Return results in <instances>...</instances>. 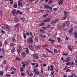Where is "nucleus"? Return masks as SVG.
Segmentation results:
<instances>
[{
    "label": "nucleus",
    "instance_id": "nucleus-1",
    "mask_svg": "<svg viewBox=\"0 0 77 77\" xmlns=\"http://www.w3.org/2000/svg\"><path fill=\"white\" fill-rule=\"evenodd\" d=\"M33 72L36 75H39V71L38 70H37L36 69L34 68L33 69Z\"/></svg>",
    "mask_w": 77,
    "mask_h": 77
},
{
    "label": "nucleus",
    "instance_id": "nucleus-2",
    "mask_svg": "<svg viewBox=\"0 0 77 77\" xmlns=\"http://www.w3.org/2000/svg\"><path fill=\"white\" fill-rule=\"evenodd\" d=\"M44 7L45 8V9H49L51 11L52 10V7H51L50 6L48 5H44Z\"/></svg>",
    "mask_w": 77,
    "mask_h": 77
},
{
    "label": "nucleus",
    "instance_id": "nucleus-3",
    "mask_svg": "<svg viewBox=\"0 0 77 77\" xmlns=\"http://www.w3.org/2000/svg\"><path fill=\"white\" fill-rule=\"evenodd\" d=\"M59 21V19H57L52 20L51 22V24H54V23H57V22H58Z\"/></svg>",
    "mask_w": 77,
    "mask_h": 77
},
{
    "label": "nucleus",
    "instance_id": "nucleus-4",
    "mask_svg": "<svg viewBox=\"0 0 77 77\" xmlns=\"http://www.w3.org/2000/svg\"><path fill=\"white\" fill-rule=\"evenodd\" d=\"M27 42H28L29 43H33V40L32 38H28L27 39Z\"/></svg>",
    "mask_w": 77,
    "mask_h": 77
},
{
    "label": "nucleus",
    "instance_id": "nucleus-5",
    "mask_svg": "<svg viewBox=\"0 0 77 77\" xmlns=\"http://www.w3.org/2000/svg\"><path fill=\"white\" fill-rule=\"evenodd\" d=\"M39 36L43 39H45L46 38V35H43L42 33L40 34Z\"/></svg>",
    "mask_w": 77,
    "mask_h": 77
},
{
    "label": "nucleus",
    "instance_id": "nucleus-6",
    "mask_svg": "<svg viewBox=\"0 0 77 77\" xmlns=\"http://www.w3.org/2000/svg\"><path fill=\"white\" fill-rule=\"evenodd\" d=\"M71 60V58L70 57H68L64 60V62H69Z\"/></svg>",
    "mask_w": 77,
    "mask_h": 77
},
{
    "label": "nucleus",
    "instance_id": "nucleus-7",
    "mask_svg": "<svg viewBox=\"0 0 77 77\" xmlns=\"http://www.w3.org/2000/svg\"><path fill=\"white\" fill-rule=\"evenodd\" d=\"M50 21L49 18H48L43 21L44 23H49Z\"/></svg>",
    "mask_w": 77,
    "mask_h": 77
},
{
    "label": "nucleus",
    "instance_id": "nucleus-8",
    "mask_svg": "<svg viewBox=\"0 0 77 77\" xmlns=\"http://www.w3.org/2000/svg\"><path fill=\"white\" fill-rule=\"evenodd\" d=\"M16 47L15 46L13 47L11 50V53H13L15 52V49Z\"/></svg>",
    "mask_w": 77,
    "mask_h": 77
},
{
    "label": "nucleus",
    "instance_id": "nucleus-9",
    "mask_svg": "<svg viewBox=\"0 0 77 77\" xmlns=\"http://www.w3.org/2000/svg\"><path fill=\"white\" fill-rule=\"evenodd\" d=\"M18 6H21V8H22V7H23V5L22 4V3L21 2H20L19 1L18 2Z\"/></svg>",
    "mask_w": 77,
    "mask_h": 77
},
{
    "label": "nucleus",
    "instance_id": "nucleus-10",
    "mask_svg": "<svg viewBox=\"0 0 77 77\" xmlns=\"http://www.w3.org/2000/svg\"><path fill=\"white\" fill-rule=\"evenodd\" d=\"M29 49L32 51L34 49V48L33 47V46L31 45H29Z\"/></svg>",
    "mask_w": 77,
    "mask_h": 77
},
{
    "label": "nucleus",
    "instance_id": "nucleus-11",
    "mask_svg": "<svg viewBox=\"0 0 77 77\" xmlns=\"http://www.w3.org/2000/svg\"><path fill=\"white\" fill-rule=\"evenodd\" d=\"M19 20H21V21H22L23 22H24V21H25V18L20 17L19 18Z\"/></svg>",
    "mask_w": 77,
    "mask_h": 77
},
{
    "label": "nucleus",
    "instance_id": "nucleus-12",
    "mask_svg": "<svg viewBox=\"0 0 77 77\" xmlns=\"http://www.w3.org/2000/svg\"><path fill=\"white\" fill-rule=\"evenodd\" d=\"M34 57L36 59H38L39 58V56H38V55L37 54H35L34 55Z\"/></svg>",
    "mask_w": 77,
    "mask_h": 77
},
{
    "label": "nucleus",
    "instance_id": "nucleus-13",
    "mask_svg": "<svg viewBox=\"0 0 77 77\" xmlns=\"http://www.w3.org/2000/svg\"><path fill=\"white\" fill-rule=\"evenodd\" d=\"M74 34L75 36V38H76V39L77 38V32L76 31H75L74 32Z\"/></svg>",
    "mask_w": 77,
    "mask_h": 77
},
{
    "label": "nucleus",
    "instance_id": "nucleus-14",
    "mask_svg": "<svg viewBox=\"0 0 77 77\" xmlns=\"http://www.w3.org/2000/svg\"><path fill=\"white\" fill-rule=\"evenodd\" d=\"M63 2V0H60L58 2V3L60 5H62Z\"/></svg>",
    "mask_w": 77,
    "mask_h": 77
},
{
    "label": "nucleus",
    "instance_id": "nucleus-15",
    "mask_svg": "<svg viewBox=\"0 0 77 77\" xmlns=\"http://www.w3.org/2000/svg\"><path fill=\"white\" fill-rule=\"evenodd\" d=\"M70 64L72 66H73L74 65V64H75V63H74V62L72 61L70 62Z\"/></svg>",
    "mask_w": 77,
    "mask_h": 77
},
{
    "label": "nucleus",
    "instance_id": "nucleus-16",
    "mask_svg": "<svg viewBox=\"0 0 77 77\" xmlns=\"http://www.w3.org/2000/svg\"><path fill=\"white\" fill-rule=\"evenodd\" d=\"M11 13L12 14H16L17 15V11L15 10L11 11Z\"/></svg>",
    "mask_w": 77,
    "mask_h": 77
},
{
    "label": "nucleus",
    "instance_id": "nucleus-17",
    "mask_svg": "<svg viewBox=\"0 0 77 77\" xmlns=\"http://www.w3.org/2000/svg\"><path fill=\"white\" fill-rule=\"evenodd\" d=\"M66 24L67 26H69V22L68 21H66L65 23Z\"/></svg>",
    "mask_w": 77,
    "mask_h": 77
},
{
    "label": "nucleus",
    "instance_id": "nucleus-18",
    "mask_svg": "<svg viewBox=\"0 0 77 77\" xmlns=\"http://www.w3.org/2000/svg\"><path fill=\"white\" fill-rule=\"evenodd\" d=\"M45 49L47 50V51H48V52H49V53H51V54L53 53V52L51 51H50V50H49L47 48H46Z\"/></svg>",
    "mask_w": 77,
    "mask_h": 77
},
{
    "label": "nucleus",
    "instance_id": "nucleus-19",
    "mask_svg": "<svg viewBox=\"0 0 77 77\" xmlns=\"http://www.w3.org/2000/svg\"><path fill=\"white\" fill-rule=\"evenodd\" d=\"M40 32H42V33L43 34H44V33H45V32L44 30L43 29H40Z\"/></svg>",
    "mask_w": 77,
    "mask_h": 77
},
{
    "label": "nucleus",
    "instance_id": "nucleus-20",
    "mask_svg": "<svg viewBox=\"0 0 77 77\" xmlns=\"http://www.w3.org/2000/svg\"><path fill=\"white\" fill-rule=\"evenodd\" d=\"M35 41H36V42H37L39 41V40L38 39V38L37 37L35 36Z\"/></svg>",
    "mask_w": 77,
    "mask_h": 77
},
{
    "label": "nucleus",
    "instance_id": "nucleus-21",
    "mask_svg": "<svg viewBox=\"0 0 77 77\" xmlns=\"http://www.w3.org/2000/svg\"><path fill=\"white\" fill-rule=\"evenodd\" d=\"M49 41H50L51 42H55V40H52L51 39H49L48 40Z\"/></svg>",
    "mask_w": 77,
    "mask_h": 77
},
{
    "label": "nucleus",
    "instance_id": "nucleus-22",
    "mask_svg": "<svg viewBox=\"0 0 77 77\" xmlns=\"http://www.w3.org/2000/svg\"><path fill=\"white\" fill-rule=\"evenodd\" d=\"M35 48H38V49H40V48H41V45H38V46H35Z\"/></svg>",
    "mask_w": 77,
    "mask_h": 77
},
{
    "label": "nucleus",
    "instance_id": "nucleus-23",
    "mask_svg": "<svg viewBox=\"0 0 77 77\" xmlns=\"http://www.w3.org/2000/svg\"><path fill=\"white\" fill-rule=\"evenodd\" d=\"M14 7L15 8H16L17 7V3H14Z\"/></svg>",
    "mask_w": 77,
    "mask_h": 77
},
{
    "label": "nucleus",
    "instance_id": "nucleus-24",
    "mask_svg": "<svg viewBox=\"0 0 77 77\" xmlns=\"http://www.w3.org/2000/svg\"><path fill=\"white\" fill-rule=\"evenodd\" d=\"M6 30H11V29L9 28V26H6Z\"/></svg>",
    "mask_w": 77,
    "mask_h": 77
},
{
    "label": "nucleus",
    "instance_id": "nucleus-25",
    "mask_svg": "<svg viewBox=\"0 0 77 77\" xmlns=\"http://www.w3.org/2000/svg\"><path fill=\"white\" fill-rule=\"evenodd\" d=\"M26 51L27 54H29V49H28V48H27L26 49Z\"/></svg>",
    "mask_w": 77,
    "mask_h": 77
},
{
    "label": "nucleus",
    "instance_id": "nucleus-26",
    "mask_svg": "<svg viewBox=\"0 0 77 77\" xmlns=\"http://www.w3.org/2000/svg\"><path fill=\"white\" fill-rule=\"evenodd\" d=\"M48 15H49V14L46 13V14H45L43 16V17H47V16H48Z\"/></svg>",
    "mask_w": 77,
    "mask_h": 77
},
{
    "label": "nucleus",
    "instance_id": "nucleus-27",
    "mask_svg": "<svg viewBox=\"0 0 77 77\" xmlns=\"http://www.w3.org/2000/svg\"><path fill=\"white\" fill-rule=\"evenodd\" d=\"M3 75V71H0V75L2 76Z\"/></svg>",
    "mask_w": 77,
    "mask_h": 77
},
{
    "label": "nucleus",
    "instance_id": "nucleus-28",
    "mask_svg": "<svg viewBox=\"0 0 77 77\" xmlns=\"http://www.w3.org/2000/svg\"><path fill=\"white\" fill-rule=\"evenodd\" d=\"M22 54L24 57H25V56H26V53L24 52H23L22 53Z\"/></svg>",
    "mask_w": 77,
    "mask_h": 77
},
{
    "label": "nucleus",
    "instance_id": "nucleus-29",
    "mask_svg": "<svg viewBox=\"0 0 77 77\" xmlns=\"http://www.w3.org/2000/svg\"><path fill=\"white\" fill-rule=\"evenodd\" d=\"M57 39L58 40V42L59 43L60 42V38L59 37H58L57 38Z\"/></svg>",
    "mask_w": 77,
    "mask_h": 77
},
{
    "label": "nucleus",
    "instance_id": "nucleus-30",
    "mask_svg": "<svg viewBox=\"0 0 77 77\" xmlns=\"http://www.w3.org/2000/svg\"><path fill=\"white\" fill-rule=\"evenodd\" d=\"M68 48L69 49V50H70V51H72V49L71 48H70V46H68Z\"/></svg>",
    "mask_w": 77,
    "mask_h": 77
},
{
    "label": "nucleus",
    "instance_id": "nucleus-31",
    "mask_svg": "<svg viewBox=\"0 0 77 77\" xmlns=\"http://www.w3.org/2000/svg\"><path fill=\"white\" fill-rule=\"evenodd\" d=\"M20 69L21 72H23V71H24V70L23 69V67H21V68H20Z\"/></svg>",
    "mask_w": 77,
    "mask_h": 77
},
{
    "label": "nucleus",
    "instance_id": "nucleus-32",
    "mask_svg": "<svg viewBox=\"0 0 77 77\" xmlns=\"http://www.w3.org/2000/svg\"><path fill=\"white\" fill-rule=\"evenodd\" d=\"M50 71H53V66H52L51 67V69H50Z\"/></svg>",
    "mask_w": 77,
    "mask_h": 77
},
{
    "label": "nucleus",
    "instance_id": "nucleus-33",
    "mask_svg": "<svg viewBox=\"0 0 77 77\" xmlns=\"http://www.w3.org/2000/svg\"><path fill=\"white\" fill-rule=\"evenodd\" d=\"M39 66V64L38 63H37L36 65L35 66V68H38Z\"/></svg>",
    "mask_w": 77,
    "mask_h": 77
},
{
    "label": "nucleus",
    "instance_id": "nucleus-34",
    "mask_svg": "<svg viewBox=\"0 0 77 77\" xmlns=\"http://www.w3.org/2000/svg\"><path fill=\"white\" fill-rule=\"evenodd\" d=\"M69 34H70V35H73V33L72 32L69 31Z\"/></svg>",
    "mask_w": 77,
    "mask_h": 77
},
{
    "label": "nucleus",
    "instance_id": "nucleus-35",
    "mask_svg": "<svg viewBox=\"0 0 77 77\" xmlns=\"http://www.w3.org/2000/svg\"><path fill=\"white\" fill-rule=\"evenodd\" d=\"M63 13L64 15H67V14H68V12H66V11H65Z\"/></svg>",
    "mask_w": 77,
    "mask_h": 77
},
{
    "label": "nucleus",
    "instance_id": "nucleus-36",
    "mask_svg": "<svg viewBox=\"0 0 77 77\" xmlns=\"http://www.w3.org/2000/svg\"><path fill=\"white\" fill-rule=\"evenodd\" d=\"M21 50H20V49H19L17 50V53H20L21 52Z\"/></svg>",
    "mask_w": 77,
    "mask_h": 77
},
{
    "label": "nucleus",
    "instance_id": "nucleus-37",
    "mask_svg": "<svg viewBox=\"0 0 77 77\" xmlns=\"http://www.w3.org/2000/svg\"><path fill=\"white\" fill-rule=\"evenodd\" d=\"M54 52L55 53H57V50L56 49H55L54 50Z\"/></svg>",
    "mask_w": 77,
    "mask_h": 77
},
{
    "label": "nucleus",
    "instance_id": "nucleus-38",
    "mask_svg": "<svg viewBox=\"0 0 77 77\" xmlns=\"http://www.w3.org/2000/svg\"><path fill=\"white\" fill-rule=\"evenodd\" d=\"M14 43H10V46H11V47H12L14 46Z\"/></svg>",
    "mask_w": 77,
    "mask_h": 77
},
{
    "label": "nucleus",
    "instance_id": "nucleus-39",
    "mask_svg": "<svg viewBox=\"0 0 77 77\" xmlns=\"http://www.w3.org/2000/svg\"><path fill=\"white\" fill-rule=\"evenodd\" d=\"M70 63L69 62H67V63L66 64V66H68V65H70Z\"/></svg>",
    "mask_w": 77,
    "mask_h": 77
},
{
    "label": "nucleus",
    "instance_id": "nucleus-40",
    "mask_svg": "<svg viewBox=\"0 0 77 77\" xmlns=\"http://www.w3.org/2000/svg\"><path fill=\"white\" fill-rule=\"evenodd\" d=\"M40 73H41L42 74H43V73H44V71H43V69H41Z\"/></svg>",
    "mask_w": 77,
    "mask_h": 77
},
{
    "label": "nucleus",
    "instance_id": "nucleus-41",
    "mask_svg": "<svg viewBox=\"0 0 77 77\" xmlns=\"http://www.w3.org/2000/svg\"><path fill=\"white\" fill-rule=\"evenodd\" d=\"M63 20H65L66 18H67V17H66V15H65L63 17Z\"/></svg>",
    "mask_w": 77,
    "mask_h": 77
},
{
    "label": "nucleus",
    "instance_id": "nucleus-42",
    "mask_svg": "<svg viewBox=\"0 0 77 77\" xmlns=\"http://www.w3.org/2000/svg\"><path fill=\"white\" fill-rule=\"evenodd\" d=\"M26 33L27 36H29L30 35V34L28 32H26Z\"/></svg>",
    "mask_w": 77,
    "mask_h": 77
},
{
    "label": "nucleus",
    "instance_id": "nucleus-43",
    "mask_svg": "<svg viewBox=\"0 0 77 77\" xmlns=\"http://www.w3.org/2000/svg\"><path fill=\"white\" fill-rule=\"evenodd\" d=\"M45 25V23H43L41 24H39V26H44Z\"/></svg>",
    "mask_w": 77,
    "mask_h": 77
},
{
    "label": "nucleus",
    "instance_id": "nucleus-44",
    "mask_svg": "<svg viewBox=\"0 0 77 77\" xmlns=\"http://www.w3.org/2000/svg\"><path fill=\"white\" fill-rule=\"evenodd\" d=\"M1 33H2V34H5V32L3 30H1Z\"/></svg>",
    "mask_w": 77,
    "mask_h": 77
},
{
    "label": "nucleus",
    "instance_id": "nucleus-45",
    "mask_svg": "<svg viewBox=\"0 0 77 77\" xmlns=\"http://www.w3.org/2000/svg\"><path fill=\"white\" fill-rule=\"evenodd\" d=\"M29 76L30 77H33V74L32 73H30L29 74Z\"/></svg>",
    "mask_w": 77,
    "mask_h": 77
},
{
    "label": "nucleus",
    "instance_id": "nucleus-46",
    "mask_svg": "<svg viewBox=\"0 0 77 77\" xmlns=\"http://www.w3.org/2000/svg\"><path fill=\"white\" fill-rule=\"evenodd\" d=\"M63 55H64V56H68V54L67 53H63Z\"/></svg>",
    "mask_w": 77,
    "mask_h": 77
},
{
    "label": "nucleus",
    "instance_id": "nucleus-47",
    "mask_svg": "<svg viewBox=\"0 0 77 77\" xmlns=\"http://www.w3.org/2000/svg\"><path fill=\"white\" fill-rule=\"evenodd\" d=\"M19 12H20V10H18L17 11V13H16V15H18Z\"/></svg>",
    "mask_w": 77,
    "mask_h": 77
},
{
    "label": "nucleus",
    "instance_id": "nucleus-48",
    "mask_svg": "<svg viewBox=\"0 0 77 77\" xmlns=\"http://www.w3.org/2000/svg\"><path fill=\"white\" fill-rule=\"evenodd\" d=\"M28 64H29V63H28V62H27V61L25 62V65H27Z\"/></svg>",
    "mask_w": 77,
    "mask_h": 77
},
{
    "label": "nucleus",
    "instance_id": "nucleus-49",
    "mask_svg": "<svg viewBox=\"0 0 77 77\" xmlns=\"http://www.w3.org/2000/svg\"><path fill=\"white\" fill-rule=\"evenodd\" d=\"M6 75L7 77H10V76H11V75L9 74H7Z\"/></svg>",
    "mask_w": 77,
    "mask_h": 77
},
{
    "label": "nucleus",
    "instance_id": "nucleus-50",
    "mask_svg": "<svg viewBox=\"0 0 77 77\" xmlns=\"http://www.w3.org/2000/svg\"><path fill=\"white\" fill-rule=\"evenodd\" d=\"M75 62L76 63H75V65H76L75 67L76 68H77V60H75Z\"/></svg>",
    "mask_w": 77,
    "mask_h": 77
},
{
    "label": "nucleus",
    "instance_id": "nucleus-51",
    "mask_svg": "<svg viewBox=\"0 0 77 77\" xmlns=\"http://www.w3.org/2000/svg\"><path fill=\"white\" fill-rule=\"evenodd\" d=\"M69 31H70V32H72L73 31V28H71L70 30H69Z\"/></svg>",
    "mask_w": 77,
    "mask_h": 77
},
{
    "label": "nucleus",
    "instance_id": "nucleus-52",
    "mask_svg": "<svg viewBox=\"0 0 77 77\" xmlns=\"http://www.w3.org/2000/svg\"><path fill=\"white\" fill-rule=\"evenodd\" d=\"M21 75H22V76H24V75H25V74L24 73H21Z\"/></svg>",
    "mask_w": 77,
    "mask_h": 77
},
{
    "label": "nucleus",
    "instance_id": "nucleus-53",
    "mask_svg": "<svg viewBox=\"0 0 77 77\" xmlns=\"http://www.w3.org/2000/svg\"><path fill=\"white\" fill-rule=\"evenodd\" d=\"M3 63L4 64H6V60H4L3 62Z\"/></svg>",
    "mask_w": 77,
    "mask_h": 77
},
{
    "label": "nucleus",
    "instance_id": "nucleus-54",
    "mask_svg": "<svg viewBox=\"0 0 77 77\" xmlns=\"http://www.w3.org/2000/svg\"><path fill=\"white\" fill-rule=\"evenodd\" d=\"M16 60H21L18 57H16L15 58Z\"/></svg>",
    "mask_w": 77,
    "mask_h": 77
},
{
    "label": "nucleus",
    "instance_id": "nucleus-55",
    "mask_svg": "<svg viewBox=\"0 0 77 77\" xmlns=\"http://www.w3.org/2000/svg\"><path fill=\"white\" fill-rule=\"evenodd\" d=\"M65 23H63V25H62V27H65Z\"/></svg>",
    "mask_w": 77,
    "mask_h": 77
},
{
    "label": "nucleus",
    "instance_id": "nucleus-56",
    "mask_svg": "<svg viewBox=\"0 0 77 77\" xmlns=\"http://www.w3.org/2000/svg\"><path fill=\"white\" fill-rule=\"evenodd\" d=\"M12 41L14 42H16V40H15V38H13L12 39Z\"/></svg>",
    "mask_w": 77,
    "mask_h": 77
},
{
    "label": "nucleus",
    "instance_id": "nucleus-57",
    "mask_svg": "<svg viewBox=\"0 0 77 77\" xmlns=\"http://www.w3.org/2000/svg\"><path fill=\"white\" fill-rule=\"evenodd\" d=\"M15 72L14 71H12L11 72V74H15Z\"/></svg>",
    "mask_w": 77,
    "mask_h": 77
},
{
    "label": "nucleus",
    "instance_id": "nucleus-58",
    "mask_svg": "<svg viewBox=\"0 0 77 77\" xmlns=\"http://www.w3.org/2000/svg\"><path fill=\"white\" fill-rule=\"evenodd\" d=\"M50 66H48V71H50Z\"/></svg>",
    "mask_w": 77,
    "mask_h": 77
},
{
    "label": "nucleus",
    "instance_id": "nucleus-59",
    "mask_svg": "<svg viewBox=\"0 0 77 77\" xmlns=\"http://www.w3.org/2000/svg\"><path fill=\"white\" fill-rule=\"evenodd\" d=\"M44 10H41L40 11V12L39 13H42H42H44Z\"/></svg>",
    "mask_w": 77,
    "mask_h": 77
},
{
    "label": "nucleus",
    "instance_id": "nucleus-60",
    "mask_svg": "<svg viewBox=\"0 0 77 77\" xmlns=\"http://www.w3.org/2000/svg\"><path fill=\"white\" fill-rule=\"evenodd\" d=\"M52 2H53V0H49V3H52Z\"/></svg>",
    "mask_w": 77,
    "mask_h": 77
},
{
    "label": "nucleus",
    "instance_id": "nucleus-61",
    "mask_svg": "<svg viewBox=\"0 0 77 77\" xmlns=\"http://www.w3.org/2000/svg\"><path fill=\"white\" fill-rule=\"evenodd\" d=\"M58 10V9H57V8H54V11H57Z\"/></svg>",
    "mask_w": 77,
    "mask_h": 77
},
{
    "label": "nucleus",
    "instance_id": "nucleus-62",
    "mask_svg": "<svg viewBox=\"0 0 77 77\" xmlns=\"http://www.w3.org/2000/svg\"><path fill=\"white\" fill-rule=\"evenodd\" d=\"M18 26H19V24H16L15 26V27H18Z\"/></svg>",
    "mask_w": 77,
    "mask_h": 77
},
{
    "label": "nucleus",
    "instance_id": "nucleus-63",
    "mask_svg": "<svg viewBox=\"0 0 77 77\" xmlns=\"http://www.w3.org/2000/svg\"><path fill=\"white\" fill-rule=\"evenodd\" d=\"M10 3L11 5H13V3H14V2L13 1H12L10 2Z\"/></svg>",
    "mask_w": 77,
    "mask_h": 77
},
{
    "label": "nucleus",
    "instance_id": "nucleus-64",
    "mask_svg": "<svg viewBox=\"0 0 77 77\" xmlns=\"http://www.w3.org/2000/svg\"><path fill=\"white\" fill-rule=\"evenodd\" d=\"M54 73V71H53L51 72V75H53V74Z\"/></svg>",
    "mask_w": 77,
    "mask_h": 77
}]
</instances>
